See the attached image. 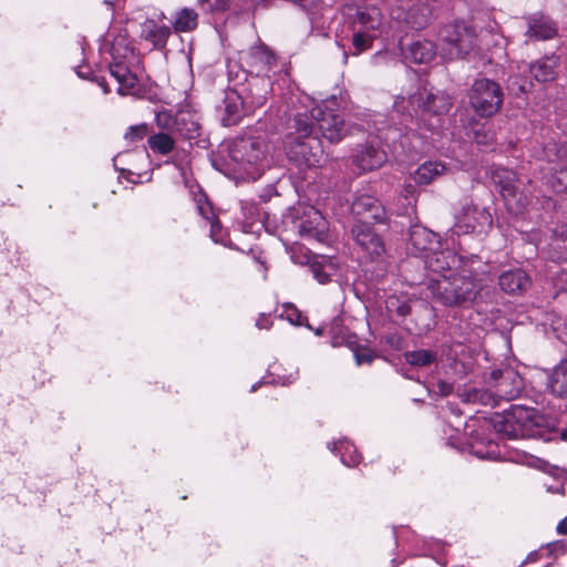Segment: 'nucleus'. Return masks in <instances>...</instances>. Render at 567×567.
I'll list each match as a JSON object with an SVG mask.
<instances>
[{"label": "nucleus", "instance_id": "nucleus-14", "mask_svg": "<svg viewBox=\"0 0 567 567\" xmlns=\"http://www.w3.org/2000/svg\"><path fill=\"white\" fill-rule=\"evenodd\" d=\"M492 178L498 185L508 212L514 215L522 214L529 204V199L524 192L519 190L516 174L511 169L499 167L493 171Z\"/></svg>", "mask_w": 567, "mask_h": 567}, {"label": "nucleus", "instance_id": "nucleus-8", "mask_svg": "<svg viewBox=\"0 0 567 567\" xmlns=\"http://www.w3.org/2000/svg\"><path fill=\"white\" fill-rule=\"evenodd\" d=\"M337 99L332 97L312 107L309 115L305 113L313 126V135H318L319 131L330 143L340 142L347 133L344 121L337 112Z\"/></svg>", "mask_w": 567, "mask_h": 567}, {"label": "nucleus", "instance_id": "nucleus-25", "mask_svg": "<svg viewBox=\"0 0 567 567\" xmlns=\"http://www.w3.org/2000/svg\"><path fill=\"white\" fill-rule=\"evenodd\" d=\"M171 35V28L163 23H157L153 19H147L141 25V37L151 42L154 48H164Z\"/></svg>", "mask_w": 567, "mask_h": 567}, {"label": "nucleus", "instance_id": "nucleus-24", "mask_svg": "<svg viewBox=\"0 0 567 567\" xmlns=\"http://www.w3.org/2000/svg\"><path fill=\"white\" fill-rule=\"evenodd\" d=\"M382 25V14L379 8L371 6L358 10L354 29L371 32V37H379Z\"/></svg>", "mask_w": 567, "mask_h": 567}, {"label": "nucleus", "instance_id": "nucleus-43", "mask_svg": "<svg viewBox=\"0 0 567 567\" xmlns=\"http://www.w3.org/2000/svg\"><path fill=\"white\" fill-rule=\"evenodd\" d=\"M76 73L82 79H87L91 81H94L97 83V85L102 89L104 94H107L111 92L110 84L105 76H97L95 75L89 68L85 66H79L76 70Z\"/></svg>", "mask_w": 567, "mask_h": 567}, {"label": "nucleus", "instance_id": "nucleus-39", "mask_svg": "<svg viewBox=\"0 0 567 567\" xmlns=\"http://www.w3.org/2000/svg\"><path fill=\"white\" fill-rule=\"evenodd\" d=\"M282 318L287 319L291 324L295 326H306L309 329L311 327L307 323V318L302 317L300 311L291 303L284 305V310L280 315Z\"/></svg>", "mask_w": 567, "mask_h": 567}, {"label": "nucleus", "instance_id": "nucleus-36", "mask_svg": "<svg viewBox=\"0 0 567 567\" xmlns=\"http://www.w3.org/2000/svg\"><path fill=\"white\" fill-rule=\"evenodd\" d=\"M405 360L411 365L426 367L435 362L436 353L432 350L420 349L405 353Z\"/></svg>", "mask_w": 567, "mask_h": 567}, {"label": "nucleus", "instance_id": "nucleus-6", "mask_svg": "<svg viewBox=\"0 0 567 567\" xmlns=\"http://www.w3.org/2000/svg\"><path fill=\"white\" fill-rule=\"evenodd\" d=\"M411 106L417 105L421 112V121L430 131H435L441 126V117L445 115L451 106V97L442 91H420L411 95L408 100L398 97L394 102V111L404 113L405 104Z\"/></svg>", "mask_w": 567, "mask_h": 567}, {"label": "nucleus", "instance_id": "nucleus-31", "mask_svg": "<svg viewBox=\"0 0 567 567\" xmlns=\"http://www.w3.org/2000/svg\"><path fill=\"white\" fill-rule=\"evenodd\" d=\"M241 212L244 219L241 230L246 234H255L260 229L261 214L258 206L254 203H243Z\"/></svg>", "mask_w": 567, "mask_h": 567}, {"label": "nucleus", "instance_id": "nucleus-26", "mask_svg": "<svg viewBox=\"0 0 567 567\" xmlns=\"http://www.w3.org/2000/svg\"><path fill=\"white\" fill-rule=\"evenodd\" d=\"M529 284V277L522 269L508 270L499 276V286L507 293L524 291Z\"/></svg>", "mask_w": 567, "mask_h": 567}, {"label": "nucleus", "instance_id": "nucleus-10", "mask_svg": "<svg viewBox=\"0 0 567 567\" xmlns=\"http://www.w3.org/2000/svg\"><path fill=\"white\" fill-rule=\"evenodd\" d=\"M494 426L497 432L511 439L533 436L537 426L535 411L522 405H514L503 415L496 416Z\"/></svg>", "mask_w": 567, "mask_h": 567}, {"label": "nucleus", "instance_id": "nucleus-23", "mask_svg": "<svg viewBox=\"0 0 567 567\" xmlns=\"http://www.w3.org/2000/svg\"><path fill=\"white\" fill-rule=\"evenodd\" d=\"M404 132L402 127L398 126H389L385 132H383V128H378L379 137L383 140L388 145L392 144L393 148L396 150V143L403 148V150H417V145L414 143V140L416 138V135L413 133L412 128H408V126H404Z\"/></svg>", "mask_w": 567, "mask_h": 567}, {"label": "nucleus", "instance_id": "nucleus-13", "mask_svg": "<svg viewBox=\"0 0 567 567\" xmlns=\"http://www.w3.org/2000/svg\"><path fill=\"white\" fill-rule=\"evenodd\" d=\"M540 158L548 163L547 171L555 174L544 177L546 185L557 194L567 195V145L558 146L555 142H548L543 147Z\"/></svg>", "mask_w": 567, "mask_h": 567}, {"label": "nucleus", "instance_id": "nucleus-64", "mask_svg": "<svg viewBox=\"0 0 567 567\" xmlns=\"http://www.w3.org/2000/svg\"><path fill=\"white\" fill-rule=\"evenodd\" d=\"M408 120L412 121V114L410 112L406 115H404L403 122H406Z\"/></svg>", "mask_w": 567, "mask_h": 567}, {"label": "nucleus", "instance_id": "nucleus-50", "mask_svg": "<svg viewBox=\"0 0 567 567\" xmlns=\"http://www.w3.org/2000/svg\"><path fill=\"white\" fill-rule=\"evenodd\" d=\"M202 4L212 11H221L227 7V0H202Z\"/></svg>", "mask_w": 567, "mask_h": 567}, {"label": "nucleus", "instance_id": "nucleus-34", "mask_svg": "<svg viewBox=\"0 0 567 567\" xmlns=\"http://www.w3.org/2000/svg\"><path fill=\"white\" fill-rule=\"evenodd\" d=\"M148 147L155 154L167 155L175 147V140L168 133H156L148 137Z\"/></svg>", "mask_w": 567, "mask_h": 567}, {"label": "nucleus", "instance_id": "nucleus-4", "mask_svg": "<svg viewBox=\"0 0 567 567\" xmlns=\"http://www.w3.org/2000/svg\"><path fill=\"white\" fill-rule=\"evenodd\" d=\"M112 62L109 64V74L117 83L120 95H134L137 93V76L128 69L127 63L134 59V48L127 33L110 32L106 37Z\"/></svg>", "mask_w": 567, "mask_h": 567}, {"label": "nucleus", "instance_id": "nucleus-7", "mask_svg": "<svg viewBox=\"0 0 567 567\" xmlns=\"http://www.w3.org/2000/svg\"><path fill=\"white\" fill-rule=\"evenodd\" d=\"M240 62L247 66V72L255 76L249 82V90L255 99L254 103L262 105L270 90V81L264 75L271 69L275 56L265 45L252 47L240 53Z\"/></svg>", "mask_w": 567, "mask_h": 567}, {"label": "nucleus", "instance_id": "nucleus-33", "mask_svg": "<svg viewBox=\"0 0 567 567\" xmlns=\"http://www.w3.org/2000/svg\"><path fill=\"white\" fill-rule=\"evenodd\" d=\"M557 29L553 21L549 19L540 18L535 19L530 23L527 34L538 40H548L556 35Z\"/></svg>", "mask_w": 567, "mask_h": 567}, {"label": "nucleus", "instance_id": "nucleus-37", "mask_svg": "<svg viewBox=\"0 0 567 567\" xmlns=\"http://www.w3.org/2000/svg\"><path fill=\"white\" fill-rule=\"evenodd\" d=\"M385 308L389 313L396 315L399 317L404 318L411 311V307L409 300L406 298H401L398 296H390L385 300Z\"/></svg>", "mask_w": 567, "mask_h": 567}, {"label": "nucleus", "instance_id": "nucleus-56", "mask_svg": "<svg viewBox=\"0 0 567 567\" xmlns=\"http://www.w3.org/2000/svg\"><path fill=\"white\" fill-rule=\"evenodd\" d=\"M526 82H523V83H518L517 81V78L516 76H511L509 78V85H517V90L519 92H525L526 91Z\"/></svg>", "mask_w": 567, "mask_h": 567}, {"label": "nucleus", "instance_id": "nucleus-59", "mask_svg": "<svg viewBox=\"0 0 567 567\" xmlns=\"http://www.w3.org/2000/svg\"><path fill=\"white\" fill-rule=\"evenodd\" d=\"M440 546H441V544H440L439 542H433V543L431 544V547H429L427 549H425V550H423V551H422V555H431V554H433V549H434V547H435V548H439Z\"/></svg>", "mask_w": 567, "mask_h": 567}, {"label": "nucleus", "instance_id": "nucleus-47", "mask_svg": "<svg viewBox=\"0 0 567 567\" xmlns=\"http://www.w3.org/2000/svg\"><path fill=\"white\" fill-rule=\"evenodd\" d=\"M147 133V126L145 124L131 126L125 133L124 138L130 143L141 141Z\"/></svg>", "mask_w": 567, "mask_h": 567}, {"label": "nucleus", "instance_id": "nucleus-17", "mask_svg": "<svg viewBox=\"0 0 567 567\" xmlns=\"http://www.w3.org/2000/svg\"><path fill=\"white\" fill-rule=\"evenodd\" d=\"M352 236L357 245L371 260H379L385 254L384 244L379 235H377L371 224L355 223L351 229Z\"/></svg>", "mask_w": 567, "mask_h": 567}, {"label": "nucleus", "instance_id": "nucleus-54", "mask_svg": "<svg viewBox=\"0 0 567 567\" xmlns=\"http://www.w3.org/2000/svg\"><path fill=\"white\" fill-rule=\"evenodd\" d=\"M439 390L442 395H449L453 391V385L446 381H440Z\"/></svg>", "mask_w": 567, "mask_h": 567}, {"label": "nucleus", "instance_id": "nucleus-44", "mask_svg": "<svg viewBox=\"0 0 567 567\" xmlns=\"http://www.w3.org/2000/svg\"><path fill=\"white\" fill-rule=\"evenodd\" d=\"M461 351H457V350H454L455 352V360H454V369H455V372L460 375V377H463L465 374H467L470 371H472V362L471 360L466 359L465 355H464V347H461Z\"/></svg>", "mask_w": 567, "mask_h": 567}, {"label": "nucleus", "instance_id": "nucleus-16", "mask_svg": "<svg viewBox=\"0 0 567 567\" xmlns=\"http://www.w3.org/2000/svg\"><path fill=\"white\" fill-rule=\"evenodd\" d=\"M351 212L357 218L355 223H383L386 218L385 209L381 202L365 193L355 195L351 205Z\"/></svg>", "mask_w": 567, "mask_h": 567}, {"label": "nucleus", "instance_id": "nucleus-28", "mask_svg": "<svg viewBox=\"0 0 567 567\" xmlns=\"http://www.w3.org/2000/svg\"><path fill=\"white\" fill-rule=\"evenodd\" d=\"M328 449L336 455H340L342 464L348 467L357 466L361 462V456L355 446L347 439L338 442L328 443Z\"/></svg>", "mask_w": 567, "mask_h": 567}, {"label": "nucleus", "instance_id": "nucleus-15", "mask_svg": "<svg viewBox=\"0 0 567 567\" xmlns=\"http://www.w3.org/2000/svg\"><path fill=\"white\" fill-rule=\"evenodd\" d=\"M491 213L473 203H465L455 213L454 231L456 234H483L491 228Z\"/></svg>", "mask_w": 567, "mask_h": 567}, {"label": "nucleus", "instance_id": "nucleus-22", "mask_svg": "<svg viewBox=\"0 0 567 567\" xmlns=\"http://www.w3.org/2000/svg\"><path fill=\"white\" fill-rule=\"evenodd\" d=\"M401 50L405 61L417 64H427L436 56L435 45L429 40H415L406 48L401 43Z\"/></svg>", "mask_w": 567, "mask_h": 567}, {"label": "nucleus", "instance_id": "nucleus-42", "mask_svg": "<svg viewBox=\"0 0 567 567\" xmlns=\"http://www.w3.org/2000/svg\"><path fill=\"white\" fill-rule=\"evenodd\" d=\"M507 460L517 464H524L527 466H538V463L542 461L524 451H519L514 449L512 452H508Z\"/></svg>", "mask_w": 567, "mask_h": 567}, {"label": "nucleus", "instance_id": "nucleus-51", "mask_svg": "<svg viewBox=\"0 0 567 567\" xmlns=\"http://www.w3.org/2000/svg\"><path fill=\"white\" fill-rule=\"evenodd\" d=\"M354 358H355V361H357V364H362V363H370L372 360H373V355L371 354V352L369 350H355L354 351Z\"/></svg>", "mask_w": 567, "mask_h": 567}, {"label": "nucleus", "instance_id": "nucleus-35", "mask_svg": "<svg viewBox=\"0 0 567 567\" xmlns=\"http://www.w3.org/2000/svg\"><path fill=\"white\" fill-rule=\"evenodd\" d=\"M197 20L195 10L183 8L176 13L173 25L176 32H189L197 27Z\"/></svg>", "mask_w": 567, "mask_h": 567}, {"label": "nucleus", "instance_id": "nucleus-53", "mask_svg": "<svg viewBox=\"0 0 567 567\" xmlns=\"http://www.w3.org/2000/svg\"><path fill=\"white\" fill-rule=\"evenodd\" d=\"M271 326H272L271 319L264 313L260 315L256 321V327L258 329H270Z\"/></svg>", "mask_w": 567, "mask_h": 567}, {"label": "nucleus", "instance_id": "nucleus-27", "mask_svg": "<svg viewBox=\"0 0 567 567\" xmlns=\"http://www.w3.org/2000/svg\"><path fill=\"white\" fill-rule=\"evenodd\" d=\"M446 172V166L442 162L427 161L420 165L412 174V179L417 185H429Z\"/></svg>", "mask_w": 567, "mask_h": 567}, {"label": "nucleus", "instance_id": "nucleus-1", "mask_svg": "<svg viewBox=\"0 0 567 567\" xmlns=\"http://www.w3.org/2000/svg\"><path fill=\"white\" fill-rule=\"evenodd\" d=\"M267 152V144L260 136H237L227 144L225 168L220 171L235 179L256 181L268 167Z\"/></svg>", "mask_w": 567, "mask_h": 567}, {"label": "nucleus", "instance_id": "nucleus-2", "mask_svg": "<svg viewBox=\"0 0 567 567\" xmlns=\"http://www.w3.org/2000/svg\"><path fill=\"white\" fill-rule=\"evenodd\" d=\"M289 132L285 138L288 158L300 169L320 167L326 162V154L313 126L305 112H297L289 121Z\"/></svg>", "mask_w": 567, "mask_h": 567}, {"label": "nucleus", "instance_id": "nucleus-41", "mask_svg": "<svg viewBox=\"0 0 567 567\" xmlns=\"http://www.w3.org/2000/svg\"><path fill=\"white\" fill-rule=\"evenodd\" d=\"M375 38L377 37H371V32L369 31L355 29L353 34V47L355 49V53H361L369 49Z\"/></svg>", "mask_w": 567, "mask_h": 567}, {"label": "nucleus", "instance_id": "nucleus-3", "mask_svg": "<svg viewBox=\"0 0 567 567\" xmlns=\"http://www.w3.org/2000/svg\"><path fill=\"white\" fill-rule=\"evenodd\" d=\"M486 285L484 275L473 271L468 262L441 278H431L429 289L432 297L444 306H461L475 301Z\"/></svg>", "mask_w": 567, "mask_h": 567}, {"label": "nucleus", "instance_id": "nucleus-49", "mask_svg": "<svg viewBox=\"0 0 567 567\" xmlns=\"http://www.w3.org/2000/svg\"><path fill=\"white\" fill-rule=\"evenodd\" d=\"M156 123L162 128L171 130L175 121L168 113L162 112L156 115Z\"/></svg>", "mask_w": 567, "mask_h": 567}, {"label": "nucleus", "instance_id": "nucleus-21", "mask_svg": "<svg viewBox=\"0 0 567 567\" xmlns=\"http://www.w3.org/2000/svg\"><path fill=\"white\" fill-rule=\"evenodd\" d=\"M440 247L437 235L432 230L414 226L410 230V251L425 259V255H431Z\"/></svg>", "mask_w": 567, "mask_h": 567}, {"label": "nucleus", "instance_id": "nucleus-11", "mask_svg": "<svg viewBox=\"0 0 567 567\" xmlns=\"http://www.w3.org/2000/svg\"><path fill=\"white\" fill-rule=\"evenodd\" d=\"M468 97L471 106L482 117L496 114L503 104V92L499 84L488 79L475 80Z\"/></svg>", "mask_w": 567, "mask_h": 567}, {"label": "nucleus", "instance_id": "nucleus-40", "mask_svg": "<svg viewBox=\"0 0 567 567\" xmlns=\"http://www.w3.org/2000/svg\"><path fill=\"white\" fill-rule=\"evenodd\" d=\"M298 378V372H291L288 375H272L270 380L264 378L259 382L252 384L250 392H255L264 383H272L277 385H289L293 383Z\"/></svg>", "mask_w": 567, "mask_h": 567}, {"label": "nucleus", "instance_id": "nucleus-45", "mask_svg": "<svg viewBox=\"0 0 567 567\" xmlns=\"http://www.w3.org/2000/svg\"><path fill=\"white\" fill-rule=\"evenodd\" d=\"M197 203V210L199 215L207 220V223H210L212 219H215V215L213 213V208L210 203L207 200L206 196L204 194H200L196 197Z\"/></svg>", "mask_w": 567, "mask_h": 567}, {"label": "nucleus", "instance_id": "nucleus-12", "mask_svg": "<svg viewBox=\"0 0 567 567\" xmlns=\"http://www.w3.org/2000/svg\"><path fill=\"white\" fill-rule=\"evenodd\" d=\"M293 226L299 235L308 240L324 243L328 238V223L322 214L312 206L291 209Z\"/></svg>", "mask_w": 567, "mask_h": 567}, {"label": "nucleus", "instance_id": "nucleus-52", "mask_svg": "<svg viewBox=\"0 0 567 567\" xmlns=\"http://www.w3.org/2000/svg\"><path fill=\"white\" fill-rule=\"evenodd\" d=\"M549 551L555 555L567 553V543L564 540L555 542L548 545Z\"/></svg>", "mask_w": 567, "mask_h": 567}, {"label": "nucleus", "instance_id": "nucleus-38", "mask_svg": "<svg viewBox=\"0 0 567 567\" xmlns=\"http://www.w3.org/2000/svg\"><path fill=\"white\" fill-rule=\"evenodd\" d=\"M210 226V238L214 243L220 244L225 247H231L230 240L228 239L227 231L223 228L220 221L215 218L208 223Z\"/></svg>", "mask_w": 567, "mask_h": 567}, {"label": "nucleus", "instance_id": "nucleus-19", "mask_svg": "<svg viewBox=\"0 0 567 567\" xmlns=\"http://www.w3.org/2000/svg\"><path fill=\"white\" fill-rule=\"evenodd\" d=\"M386 162V153L373 142L359 145L352 154V164L360 172L380 168Z\"/></svg>", "mask_w": 567, "mask_h": 567}, {"label": "nucleus", "instance_id": "nucleus-5", "mask_svg": "<svg viewBox=\"0 0 567 567\" xmlns=\"http://www.w3.org/2000/svg\"><path fill=\"white\" fill-rule=\"evenodd\" d=\"M488 389H471L461 395L466 402H478L483 405H496L498 400L511 401L519 396L524 382L513 368L493 370L489 374Z\"/></svg>", "mask_w": 567, "mask_h": 567}, {"label": "nucleus", "instance_id": "nucleus-30", "mask_svg": "<svg viewBox=\"0 0 567 567\" xmlns=\"http://www.w3.org/2000/svg\"><path fill=\"white\" fill-rule=\"evenodd\" d=\"M558 58L555 55L545 56L529 65V72L538 82H548L556 79Z\"/></svg>", "mask_w": 567, "mask_h": 567}, {"label": "nucleus", "instance_id": "nucleus-46", "mask_svg": "<svg viewBox=\"0 0 567 567\" xmlns=\"http://www.w3.org/2000/svg\"><path fill=\"white\" fill-rule=\"evenodd\" d=\"M474 140L478 145L488 146L495 142V134L483 126L474 132Z\"/></svg>", "mask_w": 567, "mask_h": 567}, {"label": "nucleus", "instance_id": "nucleus-29", "mask_svg": "<svg viewBox=\"0 0 567 567\" xmlns=\"http://www.w3.org/2000/svg\"><path fill=\"white\" fill-rule=\"evenodd\" d=\"M308 262L313 278L321 285L329 282L337 274V266L331 258L321 256L313 260L308 259Z\"/></svg>", "mask_w": 567, "mask_h": 567}, {"label": "nucleus", "instance_id": "nucleus-62", "mask_svg": "<svg viewBox=\"0 0 567 567\" xmlns=\"http://www.w3.org/2000/svg\"><path fill=\"white\" fill-rule=\"evenodd\" d=\"M538 557L539 554L537 551H533L527 556L526 561H536Z\"/></svg>", "mask_w": 567, "mask_h": 567}, {"label": "nucleus", "instance_id": "nucleus-55", "mask_svg": "<svg viewBox=\"0 0 567 567\" xmlns=\"http://www.w3.org/2000/svg\"><path fill=\"white\" fill-rule=\"evenodd\" d=\"M556 530L560 535H567V516L558 523Z\"/></svg>", "mask_w": 567, "mask_h": 567}, {"label": "nucleus", "instance_id": "nucleus-63", "mask_svg": "<svg viewBox=\"0 0 567 567\" xmlns=\"http://www.w3.org/2000/svg\"><path fill=\"white\" fill-rule=\"evenodd\" d=\"M391 14H392V17H393L394 19H401V17H402V14H403V11H402V9H398V11H396V12H392Z\"/></svg>", "mask_w": 567, "mask_h": 567}, {"label": "nucleus", "instance_id": "nucleus-9", "mask_svg": "<svg viewBox=\"0 0 567 567\" xmlns=\"http://www.w3.org/2000/svg\"><path fill=\"white\" fill-rule=\"evenodd\" d=\"M440 40L449 45L445 59L464 58L477 48L476 31L465 21H454L444 24L439 32Z\"/></svg>", "mask_w": 567, "mask_h": 567}, {"label": "nucleus", "instance_id": "nucleus-57", "mask_svg": "<svg viewBox=\"0 0 567 567\" xmlns=\"http://www.w3.org/2000/svg\"><path fill=\"white\" fill-rule=\"evenodd\" d=\"M414 193H415V188H414V186H413V185H406V186L403 188V190H402V195H403L406 199H409V198L413 197V196H414Z\"/></svg>", "mask_w": 567, "mask_h": 567}, {"label": "nucleus", "instance_id": "nucleus-48", "mask_svg": "<svg viewBox=\"0 0 567 567\" xmlns=\"http://www.w3.org/2000/svg\"><path fill=\"white\" fill-rule=\"evenodd\" d=\"M496 449L497 446L489 443L487 446V451L483 452L478 449H475L474 454L480 458L497 460L501 456V452Z\"/></svg>", "mask_w": 567, "mask_h": 567}, {"label": "nucleus", "instance_id": "nucleus-18", "mask_svg": "<svg viewBox=\"0 0 567 567\" xmlns=\"http://www.w3.org/2000/svg\"><path fill=\"white\" fill-rule=\"evenodd\" d=\"M249 96L244 99L240 93L237 91H229L226 93L224 104H225V115L221 117V123L224 126L236 125L244 115L250 113L254 107H259L254 103L255 99L249 91Z\"/></svg>", "mask_w": 567, "mask_h": 567}, {"label": "nucleus", "instance_id": "nucleus-60", "mask_svg": "<svg viewBox=\"0 0 567 567\" xmlns=\"http://www.w3.org/2000/svg\"><path fill=\"white\" fill-rule=\"evenodd\" d=\"M560 228H561L560 231H558V229H555L553 231L554 235L557 236V237L559 236L561 238H567V227L561 226Z\"/></svg>", "mask_w": 567, "mask_h": 567}, {"label": "nucleus", "instance_id": "nucleus-32", "mask_svg": "<svg viewBox=\"0 0 567 567\" xmlns=\"http://www.w3.org/2000/svg\"><path fill=\"white\" fill-rule=\"evenodd\" d=\"M548 386L553 394L567 398V359L554 369Z\"/></svg>", "mask_w": 567, "mask_h": 567}, {"label": "nucleus", "instance_id": "nucleus-61", "mask_svg": "<svg viewBox=\"0 0 567 567\" xmlns=\"http://www.w3.org/2000/svg\"><path fill=\"white\" fill-rule=\"evenodd\" d=\"M291 260L295 262V264H300L302 265L305 262V255L302 257H297L295 254H291Z\"/></svg>", "mask_w": 567, "mask_h": 567}, {"label": "nucleus", "instance_id": "nucleus-20", "mask_svg": "<svg viewBox=\"0 0 567 567\" xmlns=\"http://www.w3.org/2000/svg\"><path fill=\"white\" fill-rule=\"evenodd\" d=\"M425 267L433 274H437V278L456 271L467 261H464L452 250H434L431 255H425Z\"/></svg>", "mask_w": 567, "mask_h": 567}, {"label": "nucleus", "instance_id": "nucleus-58", "mask_svg": "<svg viewBox=\"0 0 567 567\" xmlns=\"http://www.w3.org/2000/svg\"><path fill=\"white\" fill-rule=\"evenodd\" d=\"M547 492L553 493V494H563L564 486L561 484H557L555 486H548Z\"/></svg>", "mask_w": 567, "mask_h": 567}]
</instances>
